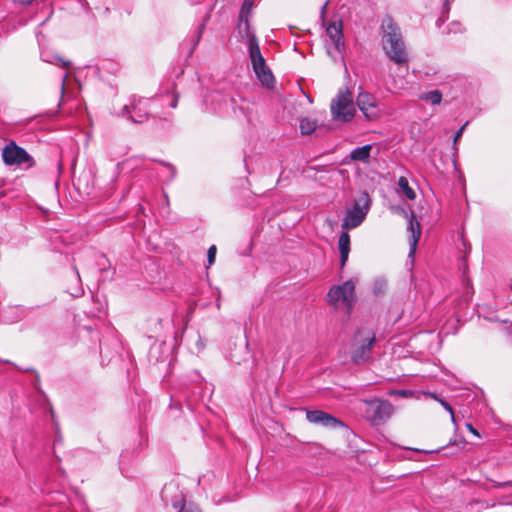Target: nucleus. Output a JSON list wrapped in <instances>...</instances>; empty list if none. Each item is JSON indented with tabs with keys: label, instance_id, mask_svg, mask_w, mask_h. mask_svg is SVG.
Segmentation results:
<instances>
[{
	"label": "nucleus",
	"instance_id": "37998d69",
	"mask_svg": "<svg viewBox=\"0 0 512 512\" xmlns=\"http://www.w3.org/2000/svg\"><path fill=\"white\" fill-rule=\"evenodd\" d=\"M169 407H170L171 409H181L182 404H181V402H180L179 400H176V399H174V397H171V398H170V404H169Z\"/></svg>",
	"mask_w": 512,
	"mask_h": 512
},
{
	"label": "nucleus",
	"instance_id": "a19ab883",
	"mask_svg": "<svg viewBox=\"0 0 512 512\" xmlns=\"http://www.w3.org/2000/svg\"><path fill=\"white\" fill-rule=\"evenodd\" d=\"M490 482L492 483V486L494 488H497V489H505L507 487H512V480L503 481V482H498V481H495V480H490Z\"/></svg>",
	"mask_w": 512,
	"mask_h": 512
},
{
	"label": "nucleus",
	"instance_id": "a878e982",
	"mask_svg": "<svg viewBox=\"0 0 512 512\" xmlns=\"http://www.w3.org/2000/svg\"><path fill=\"white\" fill-rule=\"evenodd\" d=\"M42 60L47 63L61 66L63 68H67L70 66V61L63 59L61 56H59L57 54L48 55V54L42 53Z\"/></svg>",
	"mask_w": 512,
	"mask_h": 512
},
{
	"label": "nucleus",
	"instance_id": "f03ea898",
	"mask_svg": "<svg viewBox=\"0 0 512 512\" xmlns=\"http://www.w3.org/2000/svg\"><path fill=\"white\" fill-rule=\"evenodd\" d=\"M256 0H244L238 14L235 37L248 45L250 64L256 73V30L253 24V9Z\"/></svg>",
	"mask_w": 512,
	"mask_h": 512
},
{
	"label": "nucleus",
	"instance_id": "2eb2a0df",
	"mask_svg": "<svg viewBox=\"0 0 512 512\" xmlns=\"http://www.w3.org/2000/svg\"><path fill=\"white\" fill-rule=\"evenodd\" d=\"M408 230L411 232V237L409 239V256H412L416 251V246L421 236L420 223L417 221L416 215L413 211H411V216L408 219Z\"/></svg>",
	"mask_w": 512,
	"mask_h": 512
},
{
	"label": "nucleus",
	"instance_id": "58836bf2",
	"mask_svg": "<svg viewBox=\"0 0 512 512\" xmlns=\"http://www.w3.org/2000/svg\"><path fill=\"white\" fill-rule=\"evenodd\" d=\"M216 254H217V247L215 245H211L207 251L208 266H211L212 264H214L215 259H216Z\"/></svg>",
	"mask_w": 512,
	"mask_h": 512
},
{
	"label": "nucleus",
	"instance_id": "9b49d317",
	"mask_svg": "<svg viewBox=\"0 0 512 512\" xmlns=\"http://www.w3.org/2000/svg\"><path fill=\"white\" fill-rule=\"evenodd\" d=\"M327 301L334 308L345 307L347 314H350L355 302V290H328Z\"/></svg>",
	"mask_w": 512,
	"mask_h": 512
},
{
	"label": "nucleus",
	"instance_id": "ea45409f",
	"mask_svg": "<svg viewBox=\"0 0 512 512\" xmlns=\"http://www.w3.org/2000/svg\"><path fill=\"white\" fill-rule=\"evenodd\" d=\"M94 257L97 258V265L100 267V269H105L106 264L109 263L108 259L103 254H96L93 253Z\"/></svg>",
	"mask_w": 512,
	"mask_h": 512
},
{
	"label": "nucleus",
	"instance_id": "bf43d9fd",
	"mask_svg": "<svg viewBox=\"0 0 512 512\" xmlns=\"http://www.w3.org/2000/svg\"><path fill=\"white\" fill-rule=\"evenodd\" d=\"M193 308L190 306L188 312H192Z\"/></svg>",
	"mask_w": 512,
	"mask_h": 512
},
{
	"label": "nucleus",
	"instance_id": "f704fd0d",
	"mask_svg": "<svg viewBox=\"0 0 512 512\" xmlns=\"http://www.w3.org/2000/svg\"><path fill=\"white\" fill-rule=\"evenodd\" d=\"M204 27H205V23H202L200 24L198 27H197V30H196V33L193 37V45H192V48L189 52V56L193 53L194 49L196 48V46L198 45L200 39H201V36H202V33H203V30H204Z\"/></svg>",
	"mask_w": 512,
	"mask_h": 512
},
{
	"label": "nucleus",
	"instance_id": "09e8293b",
	"mask_svg": "<svg viewBox=\"0 0 512 512\" xmlns=\"http://www.w3.org/2000/svg\"><path fill=\"white\" fill-rule=\"evenodd\" d=\"M326 7H327V2L321 7V11H320V17H321L323 25H325V11H326Z\"/></svg>",
	"mask_w": 512,
	"mask_h": 512
},
{
	"label": "nucleus",
	"instance_id": "72a5a7b5",
	"mask_svg": "<svg viewBox=\"0 0 512 512\" xmlns=\"http://www.w3.org/2000/svg\"><path fill=\"white\" fill-rule=\"evenodd\" d=\"M449 11H450V0H445L443 3V6H442L441 15L437 19L438 25L445 23V21L448 18Z\"/></svg>",
	"mask_w": 512,
	"mask_h": 512
},
{
	"label": "nucleus",
	"instance_id": "5fc2aeb1",
	"mask_svg": "<svg viewBox=\"0 0 512 512\" xmlns=\"http://www.w3.org/2000/svg\"><path fill=\"white\" fill-rule=\"evenodd\" d=\"M66 78H67V74L64 75L63 79H62V82H61V90L62 92L64 91L65 89V82H66Z\"/></svg>",
	"mask_w": 512,
	"mask_h": 512
},
{
	"label": "nucleus",
	"instance_id": "423d86ee",
	"mask_svg": "<svg viewBox=\"0 0 512 512\" xmlns=\"http://www.w3.org/2000/svg\"><path fill=\"white\" fill-rule=\"evenodd\" d=\"M370 209L369 195L364 192L360 200H356L351 209H348L342 221V229H354L362 224Z\"/></svg>",
	"mask_w": 512,
	"mask_h": 512
},
{
	"label": "nucleus",
	"instance_id": "79ce46f5",
	"mask_svg": "<svg viewBox=\"0 0 512 512\" xmlns=\"http://www.w3.org/2000/svg\"><path fill=\"white\" fill-rule=\"evenodd\" d=\"M463 27L460 22L454 21L449 25V31L453 33L463 32Z\"/></svg>",
	"mask_w": 512,
	"mask_h": 512
},
{
	"label": "nucleus",
	"instance_id": "a211bd4d",
	"mask_svg": "<svg viewBox=\"0 0 512 512\" xmlns=\"http://www.w3.org/2000/svg\"><path fill=\"white\" fill-rule=\"evenodd\" d=\"M84 330L89 334L91 340H94L95 342L96 341L99 342V353H100V356L102 357V359L103 360L107 359L108 361H111L114 358L116 352L114 353L113 351H110L108 349H106V350L104 349L103 343H102V341L100 339L99 331L93 329L90 326H85Z\"/></svg>",
	"mask_w": 512,
	"mask_h": 512
},
{
	"label": "nucleus",
	"instance_id": "39448f33",
	"mask_svg": "<svg viewBox=\"0 0 512 512\" xmlns=\"http://www.w3.org/2000/svg\"><path fill=\"white\" fill-rule=\"evenodd\" d=\"M364 403L365 417L373 426L384 424L394 411L393 405L388 400L373 398L365 400Z\"/></svg>",
	"mask_w": 512,
	"mask_h": 512
},
{
	"label": "nucleus",
	"instance_id": "7ed1b4c3",
	"mask_svg": "<svg viewBox=\"0 0 512 512\" xmlns=\"http://www.w3.org/2000/svg\"><path fill=\"white\" fill-rule=\"evenodd\" d=\"M382 29V44L386 55L398 65L406 64L408 55L399 26L389 18L383 23Z\"/></svg>",
	"mask_w": 512,
	"mask_h": 512
},
{
	"label": "nucleus",
	"instance_id": "8fccbe9b",
	"mask_svg": "<svg viewBox=\"0 0 512 512\" xmlns=\"http://www.w3.org/2000/svg\"><path fill=\"white\" fill-rule=\"evenodd\" d=\"M177 104H178V96L174 95L169 106L174 109L177 107Z\"/></svg>",
	"mask_w": 512,
	"mask_h": 512
},
{
	"label": "nucleus",
	"instance_id": "4be33fe9",
	"mask_svg": "<svg viewBox=\"0 0 512 512\" xmlns=\"http://www.w3.org/2000/svg\"><path fill=\"white\" fill-rule=\"evenodd\" d=\"M465 444H466V441L464 440V438H461L459 441L451 439L446 446L440 447L437 450H433L432 452L446 450L451 447H456L457 448L456 451H451V452L449 451V452L444 453V455L453 456V455L458 454V452H460L464 448Z\"/></svg>",
	"mask_w": 512,
	"mask_h": 512
},
{
	"label": "nucleus",
	"instance_id": "ddd939ff",
	"mask_svg": "<svg viewBox=\"0 0 512 512\" xmlns=\"http://www.w3.org/2000/svg\"><path fill=\"white\" fill-rule=\"evenodd\" d=\"M258 85L262 88L273 91L277 85V79L271 68L268 66L266 59L261 54L258 47Z\"/></svg>",
	"mask_w": 512,
	"mask_h": 512
},
{
	"label": "nucleus",
	"instance_id": "c756f323",
	"mask_svg": "<svg viewBox=\"0 0 512 512\" xmlns=\"http://www.w3.org/2000/svg\"><path fill=\"white\" fill-rule=\"evenodd\" d=\"M431 397H433L435 400H437L441 406L447 411L449 412V414L451 415V419H452V422L454 424H456V420H455V413H454V410L452 408V406L450 405L449 402H447L445 399L443 398H440L436 393L432 392L430 393Z\"/></svg>",
	"mask_w": 512,
	"mask_h": 512
},
{
	"label": "nucleus",
	"instance_id": "4d7b16f0",
	"mask_svg": "<svg viewBox=\"0 0 512 512\" xmlns=\"http://www.w3.org/2000/svg\"><path fill=\"white\" fill-rule=\"evenodd\" d=\"M400 211H401L402 213H404V214H405V216H407V213H406V211H405V209H404V208H400Z\"/></svg>",
	"mask_w": 512,
	"mask_h": 512
},
{
	"label": "nucleus",
	"instance_id": "6e6d98bb",
	"mask_svg": "<svg viewBox=\"0 0 512 512\" xmlns=\"http://www.w3.org/2000/svg\"><path fill=\"white\" fill-rule=\"evenodd\" d=\"M216 307H217L218 309L220 308L219 293L217 294V297H216Z\"/></svg>",
	"mask_w": 512,
	"mask_h": 512
},
{
	"label": "nucleus",
	"instance_id": "c9c22d12",
	"mask_svg": "<svg viewBox=\"0 0 512 512\" xmlns=\"http://www.w3.org/2000/svg\"><path fill=\"white\" fill-rule=\"evenodd\" d=\"M359 284L357 278H351L347 281H345L343 284H333L329 288H356V286Z\"/></svg>",
	"mask_w": 512,
	"mask_h": 512
},
{
	"label": "nucleus",
	"instance_id": "2f4dec72",
	"mask_svg": "<svg viewBox=\"0 0 512 512\" xmlns=\"http://www.w3.org/2000/svg\"><path fill=\"white\" fill-rule=\"evenodd\" d=\"M253 249V237L239 244L238 251L242 256H249Z\"/></svg>",
	"mask_w": 512,
	"mask_h": 512
},
{
	"label": "nucleus",
	"instance_id": "b1692460",
	"mask_svg": "<svg viewBox=\"0 0 512 512\" xmlns=\"http://www.w3.org/2000/svg\"><path fill=\"white\" fill-rule=\"evenodd\" d=\"M442 97H443L442 92L438 89L428 91V92L420 95L421 100L430 102L432 105H439L442 101Z\"/></svg>",
	"mask_w": 512,
	"mask_h": 512
},
{
	"label": "nucleus",
	"instance_id": "5701e85b",
	"mask_svg": "<svg viewBox=\"0 0 512 512\" xmlns=\"http://www.w3.org/2000/svg\"><path fill=\"white\" fill-rule=\"evenodd\" d=\"M299 128L302 135H310L316 130L317 124L315 120L305 117L300 119Z\"/></svg>",
	"mask_w": 512,
	"mask_h": 512
},
{
	"label": "nucleus",
	"instance_id": "49530a36",
	"mask_svg": "<svg viewBox=\"0 0 512 512\" xmlns=\"http://www.w3.org/2000/svg\"><path fill=\"white\" fill-rule=\"evenodd\" d=\"M466 427L473 435L480 437V434L478 433L477 429L474 428V426L471 423H466Z\"/></svg>",
	"mask_w": 512,
	"mask_h": 512
},
{
	"label": "nucleus",
	"instance_id": "4468645a",
	"mask_svg": "<svg viewBox=\"0 0 512 512\" xmlns=\"http://www.w3.org/2000/svg\"><path fill=\"white\" fill-rule=\"evenodd\" d=\"M325 31L329 39L334 45L335 50L342 54L345 49L343 22L341 19L333 20L325 27Z\"/></svg>",
	"mask_w": 512,
	"mask_h": 512
},
{
	"label": "nucleus",
	"instance_id": "bb28decb",
	"mask_svg": "<svg viewBox=\"0 0 512 512\" xmlns=\"http://www.w3.org/2000/svg\"><path fill=\"white\" fill-rule=\"evenodd\" d=\"M160 164L163 166L164 171L162 172V176L165 177L166 182H171L175 179L177 175V169L176 167L165 161H160Z\"/></svg>",
	"mask_w": 512,
	"mask_h": 512
},
{
	"label": "nucleus",
	"instance_id": "dca6fc26",
	"mask_svg": "<svg viewBox=\"0 0 512 512\" xmlns=\"http://www.w3.org/2000/svg\"><path fill=\"white\" fill-rule=\"evenodd\" d=\"M150 323V331L154 333L155 337L162 336L166 329H169L173 323L171 315L166 317H152L148 320Z\"/></svg>",
	"mask_w": 512,
	"mask_h": 512
},
{
	"label": "nucleus",
	"instance_id": "603ef678",
	"mask_svg": "<svg viewBox=\"0 0 512 512\" xmlns=\"http://www.w3.org/2000/svg\"><path fill=\"white\" fill-rule=\"evenodd\" d=\"M14 2L18 3V4H21V5H29L31 4L34 0H13Z\"/></svg>",
	"mask_w": 512,
	"mask_h": 512
},
{
	"label": "nucleus",
	"instance_id": "1a4fd4ad",
	"mask_svg": "<svg viewBox=\"0 0 512 512\" xmlns=\"http://www.w3.org/2000/svg\"><path fill=\"white\" fill-rule=\"evenodd\" d=\"M149 99L137 97L133 95L129 104L122 107L119 116L126 118L133 123H143L149 116L148 113Z\"/></svg>",
	"mask_w": 512,
	"mask_h": 512
},
{
	"label": "nucleus",
	"instance_id": "f8f14e48",
	"mask_svg": "<svg viewBox=\"0 0 512 512\" xmlns=\"http://www.w3.org/2000/svg\"><path fill=\"white\" fill-rule=\"evenodd\" d=\"M357 106L368 120L378 119L381 110L376 98L369 92H360L356 100Z\"/></svg>",
	"mask_w": 512,
	"mask_h": 512
},
{
	"label": "nucleus",
	"instance_id": "473e14b6",
	"mask_svg": "<svg viewBox=\"0 0 512 512\" xmlns=\"http://www.w3.org/2000/svg\"><path fill=\"white\" fill-rule=\"evenodd\" d=\"M415 394H416V391L411 390V389H396V390H391L389 392V395H391V396H399L402 398H410V397H413Z\"/></svg>",
	"mask_w": 512,
	"mask_h": 512
},
{
	"label": "nucleus",
	"instance_id": "864d4df0",
	"mask_svg": "<svg viewBox=\"0 0 512 512\" xmlns=\"http://www.w3.org/2000/svg\"><path fill=\"white\" fill-rule=\"evenodd\" d=\"M62 441H63V438H62L61 434H58V435L56 436L55 440H54V446H56V445H58V444L62 443Z\"/></svg>",
	"mask_w": 512,
	"mask_h": 512
},
{
	"label": "nucleus",
	"instance_id": "9d476101",
	"mask_svg": "<svg viewBox=\"0 0 512 512\" xmlns=\"http://www.w3.org/2000/svg\"><path fill=\"white\" fill-rule=\"evenodd\" d=\"M306 419L312 424L328 429L347 428L341 419L319 409L307 410Z\"/></svg>",
	"mask_w": 512,
	"mask_h": 512
},
{
	"label": "nucleus",
	"instance_id": "c03bdc74",
	"mask_svg": "<svg viewBox=\"0 0 512 512\" xmlns=\"http://www.w3.org/2000/svg\"><path fill=\"white\" fill-rule=\"evenodd\" d=\"M474 290H465V293L462 295V301L467 305L468 302L471 300L472 298V294H473Z\"/></svg>",
	"mask_w": 512,
	"mask_h": 512
},
{
	"label": "nucleus",
	"instance_id": "13d9d810",
	"mask_svg": "<svg viewBox=\"0 0 512 512\" xmlns=\"http://www.w3.org/2000/svg\"><path fill=\"white\" fill-rule=\"evenodd\" d=\"M383 290H380V289H377V290H374L375 294L378 295L379 292H382Z\"/></svg>",
	"mask_w": 512,
	"mask_h": 512
},
{
	"label": "nucleus",
	"instance_id": "de8ad7c7",
	"mask_svg": "<svg viewBox=\"0 0 512 512\" xmlns=\"http://www.w3.org/2000/svg\"><path fill=\"white\" fill-rule=\"evenodd\" d=\"M198 350H202L205 347V341L202 339L200 335H198V340L196 342Z\"/></svg>",
	"mask_w": 512,
	"mask_h": 512
},
{
	"label": "nucleus",
	"instance_id": "f257e3e1",
	"mask_svg": "<svg viewBox=\"0 0 512 512\" xmlns=\"http://www.w3.org/2000/svg\"><path fill=\"white\" fill-rule=\"evenodd\" d=\"M204 103L210 105L209 111L219 116H227L232 109L237 119L243 117L249 126V130L253 125L254 101H250L245 97H240L237 102L233 97H229L220 91H211L204 97Z\"/></svg>",
	"mask_w": 512,
	"mask_h": 512
},
{
	"label": "nucleus",
	"instance_id": "6e6552de",
	"mask_svg": "<svg viewBox=\"0 0 512 512\" xmlns=\"http://www.w3.org/2000/svg\"><path fill=\"white\" fill-rule=\"evenodd\" d=\"M333 120L347 123L352 121L356 109L351 99V94L347 92L339 93L336 99H333L330 105Z\"/></svg>",
	"mask_w": 512,
	"mask_h": 512
},
{
	"label": "nucleus",
	"instance_id": "c85d7f7f",
	"mask_svg": "<svg viewBox=\"0 0 512 512\" xmlns=\"http://www.w3.org/2000/svg\"><path fill=\"white\" fill-rule=\"evenodd\" d=\"M468 121L465 122L455 133L454 137H453V145H452V149H453V162L454 164H456V155L458 153V147H457V142L459 141V139L462 137L467 125H468Z\"/></svg>",
	"mask_w": 512,
	"mask_h": 512
},
{
	"label": "nucleus",
	"instance_id": "6ab92c4d",
	"mask_svg": "<svg viewBox=\"0 0 512 512\" xmlns=\"http://www.w3.org/2000/svg\"><path fill=\"white\" fill-rule=\"evenodd\" d=\"M91 300L94 302L95 306L91 311L94 315L104 313L107 308V300L101 290H89Z\"/></svg>",
	"mask_w": 512,
	"mask_h": 512
},
{
	"label": "nucleus",
	"instance_id": "aec40b11",
	"mask_svg": "<svg viewBox=\"0 0 512 512\" xmlns=\"http://www.w3.org/2000/svg\"><path fill=\"white\" fill-rule=\"evenodd\" d=\"M372 148L373 144H365L363 146L356 147L350 152V159L352 161L368 162Z\"/></svg>",
	"mask_w": 512,
	"mask_h": 512
},
{
	"label": "nucleus",
	"instance_id": "a18cd8bd",
	"mask_svg": "<svg viewBox=\"0 0 512 512\" xmlns=\"http://www.w3.org/2000/svg\"><path fill=\"white\" fill-rule=\"evenodd\" d=\"M195 307H200L202 309H205L208 307V303L206 301H203L202 299H197L194 301Z\"/></svg>",
	"mask_w": 512,
	"mask_h": 512
},
{
	"label": "nucleus",
	"instance_id": "7c9ffc66",
	"mask_svg": "<svg viewBox=\"0 0 512 512\" xmlns=\"http://www.w3.org/2000/svg\"><path fill=\"white\" fill-rule=\"evenodd\" d=\"M175 509L179 508L178 512H202L201 509L193 503L185 504V502H174Z\"/></svg>",
	"mask_w": 512,
	"mask_h": 512
},
{
	"label": "nucleus",
	"instance_id": "cd10ccee",
	"mask_svg": "<svg viewBox=\"0 0 512 512\" xmlns=\"http://www.w3.org/2000/svg\"><path fill=\"white\" fill-rule=\"evenodd\" d=\"M245 339H246V348L248 349L250 353V358L252 360V363L255 362V355H254V349L252 346L254 345L253 341L251 340V334H252V323L250 324V327L248 328L247 325H245Z\"/></svg>",
	"mask_w": 512,
	"mask_h": 512
},
{
	"label": "nucleus",
	"instance_id": "393cba45",
	"mask_svg": "<svg viewBox=\"0 0 512 512\" xmlns=\"http://www.w3.org/2000/svg\"><path fill=\"white\" fill-rule=\"evenodd\" d=\"M17 312V308L2 309L0 310V319L4 323H14L20 318Z\"/></svg>",
	"mask_w": 512,
	"mask_h": 512
},
{
	"label": "nucleus",
	"instance_id": "4c0bfd02",
	"mask_svg": "<svg viewBox=\"0 0 512 512\" xmlns=\"http://www.w3.org/2000/svg\"><path fill=\"white\" fill-rule=\"evenodd\" d=\"M244 164L247 172L251 174L253 172V156L248 154L246 150H244Z\"/></svg>",
	"mask_w": 512,
	"mask_h": 512
},
{
	"label": "nucleus",
	"instance_id": "412c9836",
	"mask_svg": "<svg viewBox=\"0 0 512 512\" xmlns=\"http://www.w3.org/2000/svg\"><path fill=\"white\" fill-rule=\"evenodd\" d=\"M398 187L400 191L406 196L409 200H414L416 198L415 191L410 187L408 179L404 176H401L398 179Z\"/></svg>",
	"mask_w": 512,
	"mask_h": 512
},
{
	"label": "nucleus",
	"instance_id": "20e7f679",
	"mask_svg": "<svg viewBox=\"0 0 512 512\" xmlns=\"http://www.w3.org/2000/svg\"><path fill=\"white\" fill-rule=\"evenodd\" d=\"M376 342L375 333L369 328H358L350 341L351 360L354 364L368 361L372 356V347Z\"/></svg>",
	"mask_w": 512,
	"mask_h": 512
},
{
	"label": "nucleus",
	"instance_id": "0eeeda50",
	"mask_svg": "<svg viewBox=\"0 0 512 512\" xmlns=\"http://www.w3.org/2000/svg\"><path fill=\"white\" fill-rule=\"evenodd\" d=\"M2 159L7 166H25L26 169L35 166L33 157L14 141H10L2 149Z\"/></svg>",
	"mask_w": 512,
	"mask_h": 512
},
{
	"label": "nucleus",
	"instance_id": "3c124183",
	"mask_svg": "<svg viewBox=\"0 0 512 512\" xmlns=\"http://www.w3.org/2000/svg\"><path fill=\"white\" fill-rule=\"evenodd\" d=\"M74 293H71L73 298L82 297L84 295L85 290H74Z\"/></svg>",
	"mask_w": 512,
	"mask_h": 512
},
{
	"label": "nucleus",
	"instance_id": "e433bc0d",
	"mask_svg": "<svg viewBox=\"0 0 512 512\" xmlns=\"http://www.w3.org/2000/svg\"><path fill=\"white\" fill-rule=\"evenodd\" d=\"M388 285V280L385 276H377L373 280L372 288L378 289V288H385Z\"/></svg>",
	"mask_w": 512,
	"mask_h": 512
},
{
	"label": "nucleus",
	"instance_id": "f3484780",
	"mask_svg": "<svg viewBox=\"0 0 512 512\" xmlns=\"http://www.w3.org/2000/svg\"><path fill=\"white\" fill-rule=\"evenodd\" d=\"M338 249L340 252V264L344 267L350 253V235L347 230L342 231L338 239Z\"/></svg>",
	"mask_w": 512,
	"mask_h": 512
}]
</instances>
